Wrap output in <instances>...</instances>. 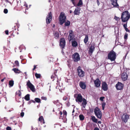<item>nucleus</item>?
Returning a JSON list of instances; mask_svg holds the SVG:
<instances>
[{
	"label": "nucleus",
	"instance_id": "obj_1",
	"mask_svg": "<svg viewBox=\"0 0 130 130\" xmlns=\"http://www.w3.org/2000/svg\"><path fill=\"white\" fill-rule=\"evenodd\" d=\"M130 18V14L128 11L123 12L121 14V19L122 22H127Z\"/></svg>",
	"mask_w": 130,
	"mask_h": 130
},
{
	"label": "nucleus",
	"instance_id": "obj_2",
	"mask_svg": "<svg viewBox=\"0 0 130 130\" xmlns=\"http://www.w3.org/2000/svg\"><path fill=\"white\" fill-rule=\"evenodd\" d=\"M108 59L111 61H114L116 57V54L113 50L111 51L107 56Z\"/></svg>",
	"mask_w": 130,
	"mask_h": 130
},
{
	"label": "nucleus",
	"instance_id": "obj_3",
	"mask_svg": "<svg viewBox=\"0 0 130 130\" xmlns=\"http://www.w3.org/2000/svg\"><path fill=\"white\" fill-rule=\"evenodd\" d=\"M66 19V17L64 13L63 12L60 13L59 17V20L60 24L62 25L65 22Z\"/></svg>",
	"mask_w": 130,
	"mask_h": 130
},
{
	"label": "nucleus",
	"instance_id": "obj_4",
	"mask_svg": "<svg viewBox=\"0 0 130 130\" xmlns=\"http://www.w3.org/2000/svg\"><path fill=\"white\" fill-rule=\"evenodd\" d=\"M78 75L80 77H83L85 76V72L82 69L80 66H79L77 69Z\"/></svg>",
	"mask_w": 130,
	"mask_h": 130
},
{
	"label": "nucleus",
	"instance_id": "obj_5",
	"mask_svg": "<svg viewBox=\"0 0 130 130\" xmlns=\"http://www.w3.org/2000/svg\"><path fill=\"white\" fill-rule=\"evenodd\" d=\"M94 112L97 118L101 119L102 115L100 109L98 107L94 109Z\"/></svg>",
	"mask_w": 130,
	"mask_h": 130
},
{
	"label": "nucleus",
	"instance_id": "obj_6",
	"mask_svg": "<svg viewBox=\"0 0 130 130\" xmlns=\"http://www.w3.org/2000/svg\"><path fill=\"white\" fill-rule=\"evenodd\" d=\"M72 58L75 62H77L80 60L79 55L77 53H75L72 55Z\"/></svg>",
	"mask_w": 130,
	"mask_h": 130
},
{
	"label": "nucleus",
	"instance_id": "obj_7",
	"mask_svg": "<svg viewBox=\"0 0 130 130\" xmlns=\"http://www.w3.org/2000/svg\"><path fill=\"white\" fill-rule=\"evenodd\" d=\"M66 40L64 38H61L60 40L59 45L60 47L63 49L65 46Z\"/></svg>",
	"mask_w": 130,
	"mask_h": 130
},
{
	"label": "nucleus",
	"instance_id": "obj_8",
	"mask_svg": "<svg viewBox=\"0 0 130 130\" xmlns=\"http://www.w3.org/2000/svg\"><path fill=\"white\" fill-rule=\"evenodd\" d=\"M46 22L47 24H49L52 20V14L51 12L49 13L47 16L46 19Z\"/></svg>",
	"mask_w": 130,
	"mask_h": 130
},
{
	"label": "nucleus",
	"instance_id": "obj_9",
	"mask_svg": "<svg viewBox=\"0 0 130 130\" xmlns=\"http://www.w3.org/2000/svg\"><path fill=\"white\" fill-rule=\"evenodd\" d=\"M129 118V116L128 115L124 114L122 116L121 119L122 121L125 123L127 122Z\"/></svg>",
	"mask_w": 130,
	"mask_h": 130
},
{
	"label": "nucleus",
	"instance_id": "obj_10",
	"mask_svg": "<svg viewBox=\"0 0 130 130\" xmlns=\"http://www.w3.org/2000/svg\"><path fill=\"white\" fill-rule=\"evenodd\" d=\"M124 85L121 82H118L116 85L115 87L118 90H121L123 89Z\"/></svg>",
	"mask_w": 130,
	"mask_h": 130
},
{
	"label": "nucleus",
	"instance_id": "obj_11",
	"mask_svg": "<svg viewBox=\"0 0 130 130\" xmlns=\"http://www.w3.org/2000/svg\"><path fill=\"white\" fill-rule=\"evenodd\" d=\"M27 85L29 87L31 90L33 92L35 91V88L34 85L31 83L30 81L28 80L27 84Z\"/></svg>",
	"mask_w": 130,
	"mask_h": 130
},
{
	"label": "nucleus",
	"instance_id": "obj_12",
	"mask_svg": "<svg viewBox=\"0 0 130 130\" xmlns=\"http://www.w3.org/2000/svg\"><path fill=\"white\" fill-rule=\"evenodd\" d=\"M69 41L73 40V38L74 37V36L73 34V32L72 30H70L69 31Z\"/></svg>",
	"mask_w": 130,
	"mask_h": 130
},
{
	"label": "nucleus",
	"instance_id": "obj_13",
	"mask_svg": "<svg viewBox=\"0 0 130 130\" xmlns=\"http://www.w3.org/2000/svg\"><path fill=\"white\" fill-rule=\"evenodd\" d=\"M83 99L81 94H78L77 95V96L75 100L76 102L81 103L82 102Z\"/></svg>",
	"mask_w": 130,
	"mask_h": 130
},
{
	"label": "nucleus",
	"instance_id": "obj_14",
	"mask_svg": "<svg viewBox=\"0 0 130 130\" xmlns=\"http://www.w3.org/2000/svg\"><path fill=\"white\" fill-rule=\"evenodd\" d=\"M118 0H113L110 1L111 4L113 6V7L119 8V5L117 3Z\"/></svg>",
	"mask_w": 130,
	"mask_h": 130
},
{
	"label": "nucleus",
	"instance_id": "obj_15",
	"mask_svg": "<svg viewBox=\"0 0 130 130\" xmlns=\"http://www.w3.org/2000/svg\"><path fill=\"white\" fill-rule=\"evenodd\" d=\"M94 83L96 87H99L100 86L101 82L99 79L97 78L94 80Z\"/></svg>",
	"mask_w": 130,
	"mask_h": 130
},
{
	"label": "nucleus",
	"instance_id": "obj_16",
	"mask_svg": "<svg viewBox=\"0 0 130 130\" xmlns=\"http://www.w3.org/2000/svg\"><path fill=\"white\" fill-rule=\"evenodd\" d=\"M102 89L104 91H106L108 89V85L105 82H104L102 84Z\"/></svg>",
	"mask_w": 130,
	"mask_h": 130
},
{
	"label": "nucleus",
	"instance_id": "obj_17",
	"mask_svg": "<svg viewBox=\"0 0 130 130\" xmlns=\"http://www.w3.org/2000/svg\"><path fill=\"white\" fill-rule=\"evenodd\" d=\"M121 77L123 80L125 81L127 79V75L126 73H123L121 74Z\"/></svg>",
	"mask_w": 130,
	"mask_h": 130
},
{
	"label": "nucleus",
	"instance_id": "obj_18",
	"mask_svg": "<svg viewBox=\"0 0 130 130\" xmlns=\"http://www.w3.org/2000/svg\"><path fill=\"white\" fill-rule=\"evenodd\" d=\"M79 85L80 87L83 89H86V85L85 83L81 81L79 82Z\"/></svg>",
	"mask_w": 130,
	"mask_h": 130
},
{
	"label": "nucleus",
	"instance_id": "obj_19",
	"mask_svg": "<svg viewBox=\"0 0 130 130\" xmlns=\"http://www.w3.org/2000/svg\"><path fill=\"white\" fill-rule=\"evenodd\" d=\"M95 49V47L94 46L91 45L89 48V50L88 52V53L90 55H91L93 51H94Z\"/></svg>",
	"mask_w": 130,
	"mask_h": 130
},
{
	"label": "nucleus",
	"instance_id": "obj_20",
	"mask_svg": "<svg viewBox=\"0 0 130 130\" xmlns=\"http://www.w3.org/2000/svg\"><path fill=\"white\" fill-rule=\"evenodd\" d=\"M80 9L78 7L76 8L74 11V15H79L80 13Z\"/></svg>",
	"mask_w": 130,
	"mask_h": 130
},
{
	"label": "nucleus",
	"instance_id": "obj_21",
	"mask_svg": "<svg viewBox=\"0 0 130 130\" xmlns=\"http://www.w3.org/2000/svg\"><path fill=\"white\" fill-rule=\"evenodd\" d=\"M83 100V102L82 103V105L83 106L84 108H85L86 104H87V102L85 98H84Z\"/></svg>",
	"mask_w": 130,
	"mask_h": 130
},
{
	"label": "nucleus",
	"instance_id": "obj_22",
	"mask_svg": "<svg viewBox=\"0 0 130 130\" xmlns=\"http://www.w3.org/2000/svg\"><path fill=\"white\" fill-rule=\"evenodd\" d=\"M89 40V38L88 35H85V37L84 39V43L86 44L88 42Z\"/></svg>",
	"mask_w": 130,
	"mask_h": 130
},
{
	"label": "nucleus",
	"instance_id": "obj_23",
	"mask_svg": "<svg viewBox=\"0 0 130 130\" xmlns=\"http://www.w3.org/2000/svg\"><path fill=\"white\" fill-rule=\"evenodd\" d=\"M78 45L77 42L75 41H72V46L74 47H76Z\"/></svg>",
	"mask_w": 130,
	"mask_h": 130
},
{
	"label": "nucleus",
	"instance_id": "obj_24",
	"mask_svg": "<svg viewBox=\"0 0 130 130\" xmlns=\"http://www.w3.org/2000/svg\"><path fill=\"white\" fill-rule=\"evenodd\" d=\"M127 22H126V23L125 24H124L123 25V26L124 27V28L125 29V30L127 32H129L130 31L127 28Z\"/></svg>",
	"mask_w": 130,
	"mask_h": 130
},
{
	"label": "nucleus",
	"instance_id": "obj_25",
	"mask_svg": "<svg viewBox=\"0 0 130 130\" xmlns=\"http://www.w3.org/2000/svg\"><path fill=\"white\" fill-rule=\"evenodd\" d=\"M54 35L55 36V37L56 39L58 38L59 36V33L57 31H55L54 33Z\"/></svg>",
	"mask_w": 130,
	"mask_h": 130
},
{
	"label": "nucleus",
	"instance_id": "obj_26",
	"mask_svg": "<svg viewBox=\"0 0 130 130\" xmlns=\"http://www.w3.org/2000/svg\"><path fill=\"white\" fill-rule=\"evenodd\" d=\"M24 99L26 101H29L30 100V95L28 94L26 95L24 97Z\"/></svg>",
	"mask_w": 130,
	"mask_h": 130
},
{
	"label": "nucleus",
	"instance_id": "obj_27",
	"mask_svg": "<svg viewBox=\"0 0 130 130\" xmlns=\"http://www.w3.org/2000/svg\"><path fill=\"white\" fill-rule=\"evenodd\" d=\"M91 119L94 122L97 123L98 122V120L96 119L94 116H92V117Z\"/></svg>",
	"mask_w": 130,
	"mask_h": 130
},
{
	"label": "nucleus",
	"instance_id": "obj_28",
	"mask_svg": "<svg viewBox=\"0 0 130 130\" xmlns=\"http://www.w3.org/2000/svg\"><path fill=\"white\" fill-rule=\"evenodd\" d=\"M14 84V81L12 80H10L9 81V85L10 87H11L13 86Z\"/></svg>",
	"mask_w": 130,
	"mask_h": 130
},
{
	"label": "nucleus",
	"instance_id": "obj_29",
	"mask_svg": "<svg viewBox=\"0 0 130 130\" xmlns=\"http://www.w3.org/2000/svg\"><path fill=\"white\" fill-rule=\"evenodd\" d=\"M15 73H20V70L16 68H14L12 69Z\"/></svg>",
	"mask_w": 130,
	"mask_h": 130
},
{
	"label": "nucleus",
	"instance_id": "obj_30",
	"mask_svg": "<svg viewBox=\"0 0 130 130\" xmlns=\"http://www.w3.org/2000/svg\"><path fill=\"white\" fill-rule=\"evenodd\" d=\"M80 120L81 121L83 120L84 119V117L83 115L80 114L79 116Z\"/></svg>",
	"mask_w": 130,
	"mask_h": 130
},
{
	"label": "nucleus",
	"instance_id": "obj_31",
	"mask_svg": "<svg viewBox=\"0 0 130 130\" xmlns=\"http://www.w3.org/2000/svg\"><path fill=\"white\" fill-rule=\"evenodd\" d=\"M64 25L66 26H69L70 24V22L68 20L67 22H65Z\"/></svg>",
	"mask_w": 130,
	"mask_h": 130
},
{
	"label": "nucleus",
	"instance_id": "obj_32",
	"mask_svg": "<svg viewBox=\"0 0 130 130\" xmlns=\"http://www.w3.org/2000/svg\"><path fill=\"white\" fill-rule=\"evenodd\" d=\"M35 102H36L37 103H39L41 102V100L40 99L38 98H36L35 99Z\"/></svg>",
	"mask_w": 130,
	"mask_h": 130
},
{
	"label": "nucleus",
	"instance_id": "obj_33",
	"mask_svg": "<svg viewBox=\"0 0 130 130\" xmlns=\"http://www.w3.org/2000/svg\"><path fill=\"white\" fill-rule=\"evenodd\" d=\"M58 78L57 76V75L55 74H53L51 76V79H53L54 78Z\"/></svg>",
	"mask_w": 130,
	"mask_h": 130
},
{
	"label": "nucleus",
	"instance_id": "obj_34",
	"mask_svg": "<svg viewBox=\"0 0 130 130\" xmlns=\"http://www.w3.org/2000/svg\"><path fill=\"white\" fill-rule=\"evenodd\" d=\"M44 119L43 117L42 116L39 117L38 119V121H40V122H42Z\"/></svg>",
	"mask_w": 130,
	"mask_h": 130
},
{
	"label": "nucleus",
	"instance_id": "obj_35",
	"mask_svg": "<svg viewBox=\"0 0 130 130\" xmlns=\"http://www.w3.org/2000/svg\"><path fill=\"white\" fill-rule=\"evenodd\" d=\"M35 75L37 78H40L41 77V75L40 74L36 73Z\"/></svg>",
	"mask_w": 130,
	"mask_h": 130
},
{
	"label": "nucleus",
	"instance_id": "obj_36",
	"mask_svg": "<svg viewBox=\"0 0 130 130\" xmlns=\"http://www.w3.org/2000/svg\"><path fill=\"white\" fill-rule=\"evenodd\" d=\"M83 4L82 1V0H79V2L77 4V6H80L82 5Z\"/></svg>",
	"mask_w": 130,
	"mask_h": 130
},
{
	"label": "nucleus",
	"instance_id": "obj_37",
	"mask_svg": "<svg viewBox=\"0 0 130 130\" xmlns=\"http://www.w3.org/2000/svg\"><path fill=\"white\" fill-rule=\"evenodd\" d=\"M63 116L66 117V116L67 115V113L66 111L64 110L63 111Z\"/></svg>",
	"mask_w": 130,
	"mask_h": 130
},
{
	"label": "nucleus",
	"instance_id": "obj_38",
	"mask_svg": "<svg viewBox=\"0 0 130 130\" xmlns=\"http://www.w3.org/2000/svg\"><path fill=\"white\" fill-rule=\"evenodd\" d=\"M128 36V34L127 33H126L124 36V38L125 41L127 40V38Z\"/></svg>",
	"mask_w": 130,
	"mask_h": 130
},
{
	"label": "nucleus",
	"instance_id": "obj_39",
	"mask_svg": "<svg viewBox=\"0 0 130 130\" xmlns=\"http://www.w3.org/2000/svg\"><path fill=\"white\" fill-rule=\"evenodd\" d=\"M26 60L25 59H22V60L21 62L23 64H24L26 63Z\"/></svg>",
	"mask_w": 130,
	"mask_h": 130
},
{
	"label": "nucleus",
	"instance_id": "obj_40",
	"mask_svg": "<svg viewBox=\"0 0 130 130\" xmlns=\"http://www.w3.org/2000/svg\"><path fill=\"white\" fill-rule=\"evenodd\" d=\"M16 94L17 95H18L19 96H21V92L20 91H19V92H18V93H17V92H16Z\"/></svg>",
	"mask_w": 130,
	"mask_h": 130
},
{
	"label": "nucleus",
	"instance_id": "obj_41",
	"mask_svg": "<svg viewBox=\"0 0 130 130\" xmlns=\"http://www.w3.org/2000/svg\"><path fill=\"white\" fill-rule=\"evenodd\" d=\"M115 19L117 21H119L120 20V18L116 16H115Z\"/></svg>",
	"mask_w": 130,
	"mask_h": 130
},
{
	"label": "nucleus",
	"instance_id": "obj_42",
	"mask_svg": "<svg viewBox=\"0 0 130 130\" xmlns=\"http://www.w3.org/2000/svg\"><path fill=\"white\" fill-rule=\"evenodd\" d=\"M4 12L6 14L8 12V10L7 9H5L4 10Z\"/></svg>",
	"mask_w": 130,
	"mask_h": 130
},
{
	"label": "nucleus",
	"instance_id": "obj_43",
	"mask_svg": "<svg viewBox=\"0 0 130 130\" xmlns=\"http://www.w3.org/2000/svg\"><path fill=\"white\" fill-rule=\"evenodd\" d=\"M105 103H103L102 104V109L103 110H104V108L105 106Z\"/></svg>",
	"mask_w": 130,
	"mask_h": 130
},
{
	"label": "nucleus",
	"instance_id": "obj_44",
	"mask_svg": "<svg viewBox=\"0 0 130 130\" xmlns=\"http://www.w3.org/2000/svg\"><path fill=\"white\" fill-rule=\"evenodd\" d=\"M15 64L16 65H19V61L18 60H16L14 62Z\"/></svg>",
	"mask_w": 130,
	"mask_h": 130
},
{
	"label": "nucleus",
	"instance_id": "obj_45",
	"mask_svg": "<svg viewBox=\"0 0 130 130\" xmlns=\"http://www.w3.org/2000/svg\"><path fill=\"white\" fill-rule=\"evenodd\" d=\"M104 98H105V97H104L102 96V97H101L100 98V100L101 101L103 102V101L104 99Z\"/></svg>",
	"mask_w": 130,
	"mask_h": 130
},
{
	"label": "nucleus",
	"instance_id": "obj_46",
	"mask_svg": "<svg viewBox=\"0 0 130 130\" xmlns=\"http://www.w3.org/2000/svg\"><path fill=\"white\" fill-rule=\"evenodd\" d=\"M41 98L42 99L45 100H47V98L46 97L42 96Z\"/></svg>",
	"mask_w": 130,
	"mask_h": 130
},
{
	"label": "nucleus",
	"instance_id": "obj_47",
	"mask_svg": "<svg viewBox=\"0 0 130 130\" xmlns=\"http://www.w3.org/2000/svg\"><path fill=\"white\" fill-rule=\"evenodd\" d=\"M23 110H22V112L21 113V117H23L24 115V113L23 112H22Z\"/></svg>",
	"mask_w": 130,
	"mask_h": 130
},
{
	"label": "nucleus",
	"instance_id": "obj_48",
	"mask_svg": "<svg viewBox=\"0 0 130 130\" xmlns=\"http://www.w3.org/2000/svg\"><path fill=\"white\" fill-rule=\"evenodd\" d=\"M6 130H11V128L9 126H7L6 128Z\"/></svg>",
	"mask_w": 130,
	"mask_h": 130
},
{
	"label": "nucleus",
	"instance_id": "obj_49",
	"mask_svg": "<svg viewBox=\"0 0 130 130\" xmlns=\"http://www.w3.org/2000/svg\"><path fill=\"white\" fill-rule=\"evenodd\" d=\"M58 69H54L55 71L53 74H56V73H57V71L58 70Z\"/></svg>",
	"mask_w": 130,
	"mask_h": 130
},
{
	"label": "nucleus",
	"instance_id": "obj_50",
	"mask_svg": "<svg viewBox=\"0 0 130 130\" xmlns=\"http://www.w3.org/2000/svg\"><path fill=\"white\" fill-rule=\"evenodd\" d=\"M68 99V98L66 96H64L63 98V100L64 101H66Z\"/></svg>",
	"mask_w": 130,
	"mask_h": 130
},
{
	"label": "nucleus",
	"instance_id": "obj_51",
	"mask_svg": "<svg viewBox=\"0 0 130 130\" xmlns=\"http://www.w3.org/2000/svg\"><path fill=\"white\" fill-rule=\"evenodd\" d=\"M6 79V78L5 77H4L3 79H2L1 80V82H3L4 80Z\"/></svg>",
	"mask_w": 130,
	"mask_h": 130
},
{
	"label": "nucleus",
	"instance_id": "obj_52",
	"mask_svg": "<svg viewBox=\"0 0 130 130\" xmlns=\"http://www.w3.org/2000/svg\"><path fill=\"white\" fill-rule=\"evenodd\" d=\"M5 33L6 35H8L9 33L8 31V30H5Z\"/></svg>",
	"mask_w": 130,
	"mask_h": 130
},
{
	"label": "nucleus",
	"instance_id": "obj_53",
	"mask_svg": "<svg viewBox=\"0 0 130 130\" xmlns=\"http://www.w3.org/2000/svg\"><path fill=\"white\" fill-rule=\"evenodd\" d=\"M94 130H100V129L99 128L96 127L94 128Z\"/></svg>",
	"mask_w": 130,
	"mask_h": 130
},
{
	"label": "nucleus",
	"instance_id": "obj_54",
	"mask_svg": "<svg viewBox=\"0 0 130 130\" xmlns=\"http://www.w3.org/2000/svg\"><path fill=\"white\" fill-rule=\"evenodd\" d=\"M62 113L61 111H60V112L59 113V114L60 115V116H61V115H62Z\"/></svg>",
	"mask_w": 130,
	"mask_h": 130
},
{
	"label": "nucleus",
	"instance_id": "obj_55",
	"mask_svg": "<svg viewBox=\"0 0 130 130\" xmlns=\"http://www.w3.org/2000/svg\"><path fill=\"white\" fill-rule=\"evenodd\" d=\"M30 101H31V103L32 102V103H35V101H34V100H30Z\"/></svg>",
	"mask_w": 130,
	"mask_h": 130
},
{
	"label": "nucleus",
	"instance_id": "obj_56",
	"mask_svg": "<svg viewBox=\"0 0 130 130\" xmlns=\"http://www.w3.org/2000/svg\"><path fill=\"white\" fill-rule=\"evenodd\" d=\"M31 103V101H30L29 102H28V104H30Z\"/></svg>",
	"mask_w": 130,
	"mask_h": 130
},
{
	"label": "nucleus",
	"instance_id": "obj_57",
	"mask_svg": "<svg viewBox=\"0 0 130 130\" xmlns=\"http://www.w3.org/2000/svg\"><path fill=\"white\" fill-rule=\"evenodd\" d=\"M98 122V123L99 124H101V121H99Z\"/></svg>",
	"mask_w": 130,
	"mask_h": 130
},
{
	"label": "nucleus",
	"instance_id": "obj_58",
	"mask_svg": "<svg viewBox=\"0 0 130 130\" xmlns=\"http://www.w3.org/2000/svg\"><path fill=\"white\" fill-rule=\"evenodd\" d=\"M5 1L6 2H7L8 3L9 2V1L8 0H5Z\"/></svg>",
	"mask_w": 130,
	"mask_h": 130
},
{
	"label": "nucleus",
	"instance_id": "obj_59",
	"mask_svg": "<svg viewBox=\"0 0 130 130\" xmlns=\"http://www.w3.org/2000/svg\"><path fill=\"white\" fill-rule=\"evenodd\" d=\"M24 73H25V76H27V73H26V72H25Z\"/></svg>",
	"mask_w": 130,
	"mask_h": 130
},
{
	"label": "nucleus",
	"instance_id": "obj_60",
	"mask_svg": "<svg viewBox=\"0 0 130 130\" xmlns=\"http://www.w3.org/2000/svg\"><path fill=\"white\" fill-rule=\"evenodd\" d=\"M72 2L73 4L74 5V3H75V2H74V1H72Z\"/></svg>",
	"mask_w": 130,
	"mask_h": 130
},
{
	"label": "nucleus",
	"instance_id": "obj_61",
	"mask_svg": "<svg viewBox=\"0 0 130 130\" xmlns=\"http://www.w3.org/2000/svg\"><path fill=\"white\" fill-rule=\"evenodd\" d=\"M42 121H43V124H44L45 123V122H44V119Z\"/></svg>",
	"mask_w": 130,
	"mask_h": 130
},
{
	"label": "nucleus",
	"instance_id": "obj_62",
	"mask_svg": "<svg viewBox=\"0 0 130 130\" xmlns=\"http://www.w3.org/2000/svg\"><path fill=\"white\" fill-rule=\"evenodd\" d=\"M75 111V110H74V109L72 111V113H74Z\"/></svg>",
	"mask_w": 130,
	"mask_h": 130
},
{
	"label": "nucleus",
	"instance_id": "obj_63",
	"mask_svg": "<svg viewBox=\"0 0 130 130\" xmlns=\"http://www.w3.org/2000/svg\"><path fill=\"white\" fill-rule=\"evenodd\" d=\"M70 13H72V10H70Z\"/></svg>",
	"mask_w": 130,
	"mask_h": 130
},
{
	"label": "nucleus",
	"instance_id": "obj_64",
	"mask_svg": "<svg viewBox=\"0 0 130 130\" xmlns=\"http://www.w3.org/2000/svg\"><path fill=\"white\" fill-rule=\"evenodd\" d=\"M34 68L36 69V66H34Z\"/></svg>",
	"mask_w": 130,
	"mask_h": 130
}]
</instances>
